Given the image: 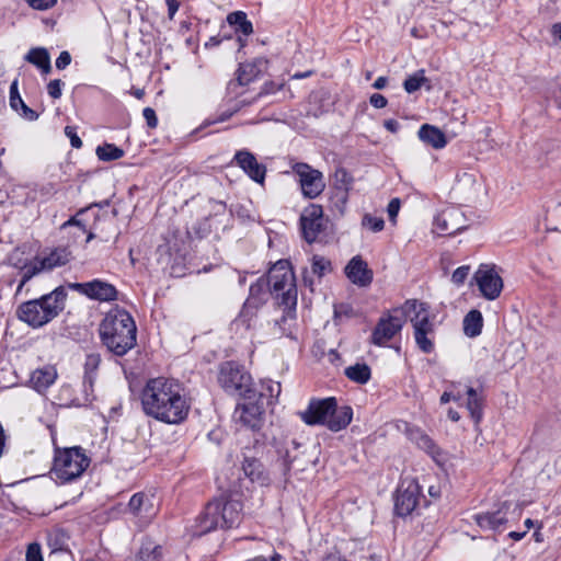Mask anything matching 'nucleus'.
Here are the masks:
<instances>
[{
	"mask_svg": "<svg viewBox=\"0 0 561 561\" xmlns=\"http://www.w3.org/2000/svg\"><path fill=\"white\" fill-rule=\"evenodd\" d=\"M140 401L147 416L168 425L183 423L191 410V399L182 383L164 377L149 379L141 390Z\"/></svg>",
	"mask_w": 561,
	"mask_h": 561,
	"instance_id": "obj_1",
	"label": "nucleus"
},
{
	"mask_svg": "<svg viewBox=\"0 0 561 561\" xmlns=\"http://www.w3.org/2000/svg\"><path fill=\"white\" fill-rule=\"evenodd\" d=\"M137 328L133 317L123 309L110 311L100 324V336L110 352L125 355L136 345Z\"/></svg>",
	"mask_w": 561,
	"mask_h": 561,
	"instance_id": "obj_2",
	"label": "nucleus"
},
{
	"mask_svg": "<svg viewBox=\"0 0 561 561\" xmlns=\"http://www.w3.org/2000/svg\"><path fill=\"white\" fill-rule=\"evenodd\" d=\"M243 516V504L240 499L229 496L209 502L197 520V535L209 533L216 528L238 526Z\"/></svg>",
	"mask_w": 561,
	"mask_h": 561,
	"instance_id": "obj_3",
	"label": "nucleus"
},
{
	"mask_svg": "<svg viewBox=\"0 0 561 561\" xmlns=\"http://www.w3.org/2000/svg\"><path fill=\"white\" fill-rule=\"evenodd\" d=\"M66 298V289L59 286L38 299L23 302L18 308V318L32 328H41L64 310Z\"/></svg>",
	"mask_w": 561,
	"mask_h": 561,
	"instance_id": "obj_4",
	"label": "nucleus"
},
{
	"mask_svg": "<svg viewBox=\"0 0 561 561\" xmlns=\"http://www.w3.org/2000/svg\"><path fill=\"white\" fill-rule=\"evenodd\" d=\"M404 320L409 319L413 328L416 346L425 354L434 351L435 316L426 302L416 299L407 300L403 305Z\"/></svg>",
	"mask_w": 561,
	"mask_h": 561,
	"instance_id": "obj_5",
	"label": "nucleus"
},
{
	"mask_svg": "<svg viewBox=\"0 0 561 561\" xmlns=\"http://www.w3.org/2000/svg\"><path fill=\"white\" fill-rule=\"evenodd\" d=\"M267 284L270 294L289 311L297 305V287L295 275L288 261L276 262L268 271Z\"/></svg>",
	"mask_w": 561,
	"mask_h": 561,
	"instance_id": "obj_6",
	"label": "nucleus"
},
{
	"mask_svg": "<svg viewBox=\"0 0 561 561\" xmlns=\"http://www.w3.org/2000/svg\"><path fill=\"white\" fill-rule=\"evenodd\" d=\"M90 461L81 447L56 449L53 473L61 483L70 482L83 474Z\"/></svg>",
	"mask_w": 561,
	"mask_h": 561,
	"instance_id": "obj_7",
	"label": "nucleus"
},
{
	"mask_svg": "<svg viewBox=\"0 0 561 561\" xmlns=\"http://www.w3.org/2000/svg\"><path fill=\"white\" fill-rule=\"evenodd\" d=\"M266 286H268L267 279H259L255 284L250 286V295L239 316L231 324L232 329L241 335H247L248 332L255 329L257 324L259 306L265 301Z\"/></svg>",
	"mask_w": 561,
	"mask_h": 561,
	"instance_id": "obj_8",
	"label": "nucleus"
},
{
	"mask_svg": "<svg viewBox=\"0 0 561 561\" xmlns=\"http://www.w3.org/2000/svg\"><path fill=\"white\" fill-rule=\"evenodd\" d=\"M218 381L226 392L242 398L256 391L251 388V376L231 362L221 365Z\"/></svg>",
	"mask_w": 561,
	"mask_h": 561,
	"instance_id": "obj_9",
	"label": "nucleus"
},
{
	"mask_svg": "<svg viewBox=\"0 0 561 561\" xmlns=\"http://www.w3.org/2000/svg\"><path fill=\"white\" fill-rule=\"evenodd\" d=\"M404 322L403 307L382 316L371 333V343L379 347L388 346V343L401 332Z\"/></svg>",
	"mask_w": 561,
	"mask_h": 561,
	"instance_id": "obj_10",
	"label": "nucleus"
},
{
	"mask_svg": "<svg viewBox=\"0 0 561 561\" xmlns=\"http://www.w3.org/2000/svg\"><path fill=\"white\" fill-rule=\"evenodd\" d=\"M243 400L236 407L233 420L242 427L260 430L263 425L264 402L256 400V391L243 397Z\"/></svg>",
	"mask_w": 561,
	"mask_h": 561,
	"instance_id": "obj_11",
	"label": "nucleus"
},
{
	"mask_svg": "<svg viewBox=\"0 0 561 561\" xmlns=\"http://www.w3.org/2000/svg\"><path fill=\"white\" fill-rule=\"evenodd\" d=\"M293 171L298 176V183L305 197L313 199L324 191V178L319 170L307 163L298 162L293 165Z\"/></svg>",
	"mask_w": 561,
	"mask_h": 561,
	"instance_id": "obj_12",
	"label": "nucleus"
},
{
	"mask_svg": "<svg viewBox=\"0 0 561 561\" xmlns=\"http://www.w3.org/2000/svg\"><path fill=\"white\" fill-rule=\"evenodd\" d=\"M421 489L416 480L404 478L397 491L394 511L399 516L410 515L416 507Z\"/></svg>",
	"mask_w": 561,
	"mask_h": 561,
	"instance_id": "obj_13",
	"label": "nucleus"
},
{
	"mask_svg": "<svg viewBox=\"0 0 561 561\" xmlns=\"http://www.w3.org/2000/svg\"><path fill=\"white\" fill-rule=\"evenodd\" d=\"M474 280L488 300L496 299L503 289V280L494 265L481 264L474 273Z\"/></svg>",
	"mask_w": 561,
	"mask_h": 561,
	"instance_id": "obj_14",
	"label": "nucleus"
},
{
	"mask_svg": "<svg viewBox=\"0 0 561 561\" xmlns=\"http://www.w3.org/2000/svg\"><path fill=\"white\" fill-rule=\"evenodd\" d=\"M467 218L457 207L442 210L434 219V230L438 234L454 236L467 228Z\"/></svg>",
	"mask_w": 561,
	"mask_h": 561,
	"instance_id": "obj_15",
	"label": "nucleus"
},
{
	"mask_svg": "<svg viewBox=\"0 0 561 561\" xmlns=\"http://www.w3.org/2000/svg\"><path fill=\"white\" fill-rule=\"evenodd\" d=\"M68 286L79 294L101 302L113 301L117 298L116 288L112 284L101 279H93L87 283H71Z\"/></svg>",
	"mask_w": 561,
	"mask_h": 561,
	"instance_id": "obj_16",
	"label": "nucleus"
},
{
	"mask_svg": "<svg viewBox=\"0 0 561 561\" xmlns=\"http://www.w3.org/2000/svg\"><path fill=\"white\" fill-rule=\"evenodd\" d=\"M301 230L305 240L312 243L324 227L323 209L318 204L306 207L300 217Z\"/></svg>",
	"mask_w": 561,
	"mask_h": 561,
	"instance_id": "obj_17",
	"label": "nucleus"
},
{
	"mask_svg": "<svg viewBox=\"0 0 561 561\" xmlns=\"http://www.w3.org/2000/svg\"><path fill=\"white\" fill-rule=\"evenodd\" d=\"M333 405H335V398L313 399L305 411L299 412V416L308 425H324L328 427Z\"/></svg>",
	"mask_w": 561,
	"mask_h": 561,
	"instance_id": "obj_18",
	"label": "nucleus"
},
{
	"mask_svg": "<svg viewBox=\"0 0 561 561\" xmlns=\"http://www.w3.org/2000/svg\"><path fill=\"white\" fill-rule=\"evenodd\" d=\"M233 161L254 182L263 184L266 175V168L260 163L255 156L247 149L238 150Z\"/></svg>",
	"mask_w": 561,
	"mask_h": 561,
	"instance_id": "obj_19",
	"label": "nucleus"
},
{
	"mask_svg": "<svg viewBox=\"0 0 561 561\" xmlns=\"http://www.w3.org/2000/svg\"><path fill=\"white\" fill-rule=\"evenodd\" d=\"M129 513L137 518L140 526L147 525L157 513L153 499L145 493L134 494L128 503Z\"/></svg>",
	"mask_w": 561,
	"mask_h": 561,
	"instance_id": "obj_20",
	"label": "nucleus"
},
{
	"mask_svg": "<svg viewBox=\"0 0 561 561\" xmlns=\"http://www.w3.org/2000/svg\"><path fill=\"white\" fill-rule=\"evenodd\" d=\"M508 503H503L495 512L474 515V520L483 530H500L507 522Z\"/></svg>",
	"mask_w": 561,
	"mask_h": 561,
	"instance_id": "obj_21",
	"label": "nucleus"
},
{
	"mask_svg": "<svg viewBox=\"0 0 561 561\" xmlns=\"http://www.w3.org/2000/svg\"><path fill=\"white\" fill-rule=\"evenodd\" d=\"M347 278L359 287H366L373 282V271L360 256H354L345 267Z\"/></svg>",
	"mask_w": 561,
	"mask_h": 561,
	"instance_id": "obj_22",
	"label": "nucleus"
},
{
	"mask_svg": "<svg viewBox=\"0 0 561 561\" xmlns=\"http://www.w3.org/2000/svg\"><path fill=\"white\" fill-rule=\"evenodd\" d=\"M57 369L53 365H45L34 369L27 385L38 393H44L57 379Z\"/></svg>",
	"mask_w": 561,
	"mask_h": 561,
	"instance_id": "obj_23",
	"label": "nucleus"
},
{
	"mask_svg": "<svg viewBox=\"0 0 561 561\" xmlns=\"http://www.w3.org/2000/svg\"><path fill=\"white\" fill-rule=\"evenodd\" d=\"M267 59L259 57L252 61L241 64L238 69V81L241 85L249 84L267 69Z\"/></svg>",
	"mask_w": 561,
	"mask_h": 561,
	"instance_id": "obj_24",
	"label": "nucleus"
},
{
	"mask_svg": "<svg viewBox=\"0 0 561 561\" xmlns=\"http://www.w3.org/2000/svg\"><path fill=\"white\" fill-rule=\"evenodd\" d=\"M419 138L434 149H443L447 145L445 134L436 126L424 124L417 131Z\"/></svg>",
	"mask_w": 561,
	"mask_h": 561,
	"instance_id": "obj_25",
	"label": "nucleus"
},
{
	"mask_svg": "<svg viewBox=\"0 0 561 561\" xmlns=\"http://www.w3.org/2000/svg\"><path fill=\"white\" fill-rule=\"evenodd\" d=\"M353 419V410L351 407L344 405L337 408V404L333 405L332 413H330L328 428L332 432H339L345 428Z\"/></svg>",
	"mask_w": 561,
	"mask_h": 561,
	"instance_id": "obj_26",
	"label": "nucleus"
},
{
	"mask_svg": "<svg viewBox=\"0 0 561 561\" xmlns=\"http://www.w3.org/2000/svg\"><path fill=\"white\" fill-rule=\"evenodd\" d=\"M408 438L414 443L419 448L425 450L427 454H430L433 458H435L439 450L433 439L425 434L421 428L419 427H409L407 430Z\"/></svg>",
	"mask_w": 561,
	"mask_h": 561,
	"instance_id": "obj_27",
	"label": "nucleus"
},
{
	"mask_svg": "<svg viewBox=\"0 0 561 561\" xmlns=\"http://www.w3.org/2000/svg\"><path fill=\"white\" fill-rule=\"evenodd\" d=\"M242 469L244 474L252 481L261 485L270 483L268 474L264 471L262 463L256 459H244Z\"/></svg>",
	"mask_w": 561,
	"mask_h": 561,
	"instance_id": "obj_28",
	"label": "nucleus"
},
{
	"mask_svg": "<svg viewBox=\"0 0 561 561\" xmlns=\"http://www.w3.org/2000/svg\"><path fill=\"white\" fill-rule=\"evenodd\" d=\"M70 257L71 254L66 248H58L53 250L48 255L38 259V261L45 271L67 264L70 261Z\"/></svg>",
	"mask_w": 561,
	"mask_h": 561,
	"instance_id": "obj_29",
	"label": "nucleus"
},
{
	"mask_svg": "<svg viewBox=\"0 0 561 561\" xmlns=\"http://www.w3.org/2000/svg\"><path fill=\"white\" fill-rule=\"evenodd\" d=\"M344 375L355 383L366 385L371 378V369L366 363H355L344 369Z\"/></svg>",
	"mask_w": 561,
	"mask_h": 561,
	"instance_id": "obj_30",
	"label": "nucleus"
},
{
	"mask_svg": "<svg viewBox=\"0 0 561 561\" xmlns=\"http://www.w3.org/2000/svg\"><path fill=\"white\" fill-rule=\"evenodd\" d=\"M483 327L482 313L479 310L469 311L463 319V332L469 337L481 334Z\"/></svg>",
	"mask_w": 561,
	"mask_h": 561,
	"instance_id": "obj_31",
	"label": "nucleus"
},
{
	"mask_svg": "<svg viewBox=\"0 0 561 561\" xmlns=\"http://www.w3.org/2000/svg\"><path fill=\"white\" fill-rule=\"evenodd\" d=\"M25 59L39 68L44 73H49L51 70L50 57L45 48H32L25 56Z\"/></svg>",
	"mask_w": 561,
	"mask_h": 561,
	"instance_id": "obj_32",
	"label": "nucleus"
},
{
	"mask_svg": "<svg viewBox=\"0 0 561 561\" xmlns=\"http://www.w3.org/2000/svg\"><path fill=\"white\" fill-rule=\"evenodd\" d=\"M227 22L236 26V31L240 32L244 36H249L253 33V25L248 20L247 14L243 11H234L228 14Z\"/></svg>",
	"mask_w": 561,
	"mask_h": 561,
	"instance_id": "obj_33",
	"label": "nucleus"
},
{
	"mask_svg": "<svg viewBox=\"0 0 561 561\" xmlns=\"http://www.w3.org/2000/svg\"><path fill=\"white\" fill-rule=\"evenodd\" d=\"M468 400H467V409L473 419V421L478 424L482 420V397L477 392L476 389L469 387L467 389Z\"/></svg>",
	"mask_w": 561,
	"mask_h": 561,
	"instance_id": "obj_34",
	"label": "nucleus"
},
{
	"mask_svg": "<svg viewBox=\"0 0 561 561\" xmlns=\"http://www.w3.org/2000/svg\"><path fill=\"white\" fill-rule=\"evenodd\" d=\"M282 391L280 383L273 381V380H266L262 381L261 383V390L256 391V400L259 402H264L266 400V403L270 404L274 399H277Z\"/></svg>",
	"mask_w": 561,
	"mask_h": 561,
	"instance_id": "obj_35",
	"label": "nucleus"
},
{
	"mask_svg": "<svg viewBox=\"0 0 561 561\" xmlns=\"http://www.w3.org/2000/svg\"><path fill=\"white\" fill-rule=\"evenodd\" d=\"M96 156L102 161L118 160L124 156V150L113 144H104L96 148Z\"/></svg>",
	"mask_w": 561,
	"mask_h": 561,
	"instance_id": "obj_36",
	"label": "nucleus"
},
{
	"mask_svg": "<svg viewBox=\"0 0 561 561\" xmlns=\"http://www.w3.org/2000/svg\"><path fill=\"white\" fill-rule=\"evenodd\" d=\"M426 82H428V79L425 77V70L420 69L404 80L403 88L408 93H413Z\"/></svg>",
	"mask_w": 561,
	"mask_h": 561,
	"instance_id": "obj_37",
	"label": "nucleus"
},
{
	"mask_svg": "<svg viewBox=\"0 0 561 561\" xmlns=\"http://www.w3.org/2000/svg\"><path fill=\"white\" fill-rule=\"evenodd\" d=\"M334 184L337 190L347 192L353 185V176L344 168H339L334 172Z\"/></svg>",
	"mask_w": 561,
	"mask_h": 561,
	"instance_id": "obj_38",
	"label": "nucleus"
},
{
	"mask_svg": "<svg viewBox=\"0 0 561 561\" xmlns=\"http://www.w3.org/2000/svg\"><path fill=\"white\" fill-rule=\"evenodd\" d=\"M311 270L313 274H316L319 277H322L332 271L331 262L324 256L313 255L311 262Z\"/></svg>",
	"mask_w": 561,
	"mask_h": 561,
	"instance_id": "obj_39",
	"label": "nucleus"
},
{
	"mask_svg": "<svg viewBox=\"0 0 561 561\" xmlns=\"http://www.w3.org/2000/svg\"><path fill=\"white\" fill-rule=\"evenodd\" d=\"M44 271V268L42 267V264L41 262L38 261V259H36L34 262L30 263V264H26L23 266V276H22V279L18 286V291H20L22 289V287L33 277L35 276L36 274H38L39 272Z\"/></svg>",
	"mask_w": 561,
	"mask_h": 561,
	"instance_id": "obj_40",
	"label": "nucleus"
},
{
	"mask_svg": "<svg viewBox=\"0 0 561 561\" xmlns=\"http://www.w3.org/2000/svg\"><path fill=\"white\" fill-rule=\"evenodd\" d=\"M363 226L367 227L373 232H379L383 229L385 221L380 217H375L367 214L363 218Z\"/></svg>",
	"mask_w": 561,
	"mask_h": 561,
	"instance_id": "obj_41",
	"label": "nucleus"
},
{
	"mask_svg": "<svg viewBox=\"0 0 561 561\" xmlns=\"http://www.w3.org/2000/svg\"><path fill=\"white\" fill-rule=\"evenodd\" d=\"M10 106L13 111L19 112V104H22V98L18 90V80L15 79L10 85Z\"/></svg>",
	"mask_w": 561,
	"mask_h": 561,
	"instance_id": "obj_42",
	"label": "nucleus"
},
{
	"mask_svg": "<svg viewBox=\"0 0 561 561\" xmlns=\"http://www.w3.org/2000/svg\"><path fill=\"white\" fill-rule=\"evenodd\" d=\"M469 273H470V266L469 265H462V266H460V267L455 270V272L451 275V282L455 285L460 286L467 279Z\"/></svg>",
	"mask_w": 561,
	"mask_h": 561,
	"instance_id": "obj_43",
	"label": "nucleus"
},
{
	"mask_svg": "<svg viewBox=\"0 0 561 561\" xmlns=\"http://www.w3.org/2000/svg\"><path fill=\"white\" fill-rule=\"evenodd\" d=\"M26 561H44L41 546L36 542L30 543L25 554Z\"/></svg>",
	"mask_w": 561,
	"mask_h": 561,
	"instance_id": "obj_44",
	"label": "nucleus"
},
{
	"mask_svg": "<svg viewBox=\"0 0 561 561\" xmlns=\"http://www.w3.org/2000/svg\"><path fill=\"white\" fill-rule=\"evenodd\" d=\"M160 548L154 547L151 551L149 549H141L139 551L138 561H159L160 559Z\"/></svg>",
	"mask_w": 561,
	"mask_h": 561,
	"instance_id": "obj_45",
	"label": "nucleus"
},
{
	"mask_svg": "<svg viewBox=\"0 0 561 561\" xmlns=\"http://www.w3.org/2000/svg\"><path fill=\"white\" fill-rule=\"evenodd\" d=\"M64 82L59 79L51 80L47 84V92L53 99H59L62 94Z\"/></svg>",
	"mask_w": 561,
	"mask_h": 561,
	"instance_id": "obj_46",
	"label": "nucleus"
},
{
	"mask_svg": "<svg viewBox=\"0 0 561 561\" xmlns=\"http://www.w3.org/2000/svg\"><path fill=\"white\" fill-rule=\"evenodd\" d=\"M26 3L34 10L45 11L53 8L57 0H25Z\"/></svg>",
	"mask_w": 561,
	"mask_h": 561,
	"instance_id": "obj_47",
	"label": "nucleus"
},
{
	"mask_svg": "<svg viewBox=\"0 0 561 561\" xmlns=\"http://www.w3.org/2000/svg\"><path fill=\"white\" fill-rule=\"evenodd\" d=\"M16 113L28 122H34L38 118V114L28 107L24 101H22V104H19V112Z\"/></svg>",
	"mask_w": 561,
	"mask_h": 561,
	"instance_id": "obj_48",
	"label": "nucleus"
},
{
	"mask_svg": "<svg viewBox=\"0 0 561 561\" xmlns=\"http://www.w3.org/2000/svg\"><path fill=\"white\" fill-rule=\"evenodd\" d=\"M401 207V202L399 198H392L387 207V213L390 221L396 222L397 216L399 214Z\"/></svg>",
	"mask_w": 561,
	"mask_h": 561,
	"instance_id": "obj_49",
	"label": "nucleus"
},
{
	"mask_svg": "<svg viewBox=\"0 0 561 561\" xmlns=\"http://www.w3.org/2000/svg\"><path fill=\"white\" fill-rule=\"evenodd\" d=\"M142 116L144 118L146 119L147 122V125L150 127V128H154L157 127L158 125V118H157V115H156V112L153 108L151 107H146L144 108L142 111Z\"/></svg>",
	"mask_w": 561,
	"mask_h": 561,
	"instance_id": "obj_50",
	"label": "nucleus"
},
{
	"mask_svg": "<svg viewBox=\"0 0 561 561\" xmlns=\"http://www.w3.org/2000/svg\"><path fill=\"white\" fill-rule=\"evenodd\" d=\"M70 62H71L70 54L67 50H64L57 57L55 65H56L57 69L62 70L66 67H68L70 65Z\"/></svg>",
	"mask_w": 561,
	"mask_h": 561,
	"instance_id": "obj_51",
	"label": "nucleus"
},
{
	"mask_svg": "<svg viewBox=\"0 0 561 561\" xmlns=\"http://www.w3.org/2000/svg\"><path fill=\"white\" fill-rule=\"evenodd\" d=\"M65 134L67 135V137H69L70 139V144L73 148H81L82 146V140L80 139V137L77 135V133L75 131V129L70 126H67L65 128Z\"/></svg>",
	"mask_w": 561,
	"mask_h": 561,
	"instance_id": "obj_52",
	"label": "nucleus"
},
{
	"mask_svg": "<svg viewBox=\"0 0 561 561\" xmlns=\"http://www.w3.org/2000/svg\"><path fill=\"white\" fill-rule=\"evenodd\" d=\"M370 104L376 108H383L387 106V99L380 93H374L369 99Z\"/></svg>",
	"mask_w": 561,
	"mask_h": 561,
	"instance_id": "obj_53",
	"label": "nucleus"
},
{
	"mask_svg": "<svg viewBox=\"0 0 561 561\" xmlns=\"http://www.w3.org/2000/svg\"><path fill=\"white\" fill-rule=\"evenodd\" d=\"M165 3L168 7V16L170 20H173L175 13L180 8V2L179 0H165Z\"/></svg>",
	"mask_w": 561,
	"mask_h": 561,
	"instance_id": "obj_54",
	"label": "nucleus"
},
{
	"mask_svg": "<svg viewBox=\"0 0 561 561\" xmlns=\"http://www.w3.org/2000/svg\"><path fill=\"white\" fill-rule=\"evenodd\" d=\"M284 87V83H275V82H266L263 87V92L268 93H275L276 91L280 90Z\"/></svg>",
	"mask_w": 561,
	"mask_h": 561,
	"instance_id": "obj_55",
	"label": "nucleus"
},
{
	"mask_svg": "<svg viewBox=\"0 0 561 561\" xmlns=\"http://www.w3.org/2000/svg\"><path fill=\"white\" fill-rule=\"evenodd\" d=\"M461 399V397L459 394H453L451 392L449 391H445L442 396H440V403L442 404H446L448 403L450 400H454V401H459Z\"/></svg>",
	"mask_w": 561,
	"mask_h": 561,
	"instance_id": "obj_56",
	"label": "nucleus"
},
{
	"mask_svg": "<svg viewBox=\"0 0 561 561\" xmlns=\"http://www.w3.org/2000/svg\"><path fill=\"white\" fill-rule=\"evenodd\" d=\"M383 126L387 130L391 133H397L399 130V123L396 119H387L383 122Z\"/></svg>",
	"mask_w": 561,
	"mask_h": 561,
	"instance_id": "obj_57",
	"label": "nucleus"
},
{
	"mask_svg": "<svg viewBox=\"0 0 561 561\" xmlns=\"http://www.w3.org/2000/svg\"><path fill=\"white\" fill-rule=\"evenodd\" d=\"M387 84V78L386 77H378L375 82L373 83V87L377 90H381Z\"/></svg>",
	"mask_w": 561,
	"mask_h": 561,
	"instance_id": "obj_58",
	"label": "nucleus"
},
{
	"mask_svg": "<svg viewBox=\"0 0 561 561\" xmlns=\"http://www.w3.org/2000/svg\"><path fill=\"white\" fill-rule=\"evenodd\" d=\"M322 561H347V560L337 553H330Z\"/></svg>",
	"mask_w": 561,
	"mask_h": 561,
	"instance_id": "obj_59",
	"label": "nucleus"
},
{
	"mask_svg": "<svg viewBox=\"0 0 561 561\" xmlns=\"http://www.w3.org/2000/svg\"><path fill=\"white\" fill-rule=\"evenodd\" d=\"M428 493L432 497H439L440 496V490H439V486H435V485H431L428 488Z\"/></svg>",
	"mask_w": 561,
	"mask_h": 561,
	"instance_id": "obj_60",
	"label": "nucleus"
},
{
	"mask_svg": "<svg viewBox=\"0 0 561 561\" xmlns=\"http://www.w3.org/2000/svg\"><path fill=\"white\" fill-rule=\"evenodd\" d=\"M525 535H526V531H523V533H518V531H511V533L508 534V536H510L513 540H515V541H518V540L523 539V538L525 537Z\"/></svg>",
	"mask_w": 561,
	"mask_h": 561,
	"instance_id": "obj_61",
	"label": "nucleus"
},
{
	"mask_svg": "<svg viewBox=\"0 0 561 561\" xmlns=\"http://www.w3.org/2000/svg\"><path fill=\"white\" fill-rule=\"evenodd\" d=\"M552 34L561 41V23H557L552 26Z\"/></svg>",
	"mask_w": 561,
	"mask_h": 561,
	"instance_id": "obj_62",
	"label": "nucleus"
},
{
	"mask_svg": "<svg viewBox=\"0 0 561 561\" xmlns=\"http://www.w3.org/2000/svg\"><path fill=\"white\" fill-rule=\"evenodd\" d=\"M448 417L453 421V422H457L460 420V415L457 411L453 410V409H449L448 410Z\"/></svg>",
	"mask_w": 561,
	"mask_h": 561,
	"instance_id": "obj_63",
	"label": "nucleus"
},
{
	"mask_svg": "<svg viewBox=\"0 0 561 561\" xmlns=\"http://www.w3.org/2000/svg\"><path fill=\"white\" fill-rule=\"evenodd\" d=\"M99 364V357L95 355L88 356L87 365H91L93 367H96Z\"/></svg>",
	"mask_w": 561,
	"mask_h": 561,
	"instance_id": "obj_64",
	"label": "nucleus"
}]
</instances>
